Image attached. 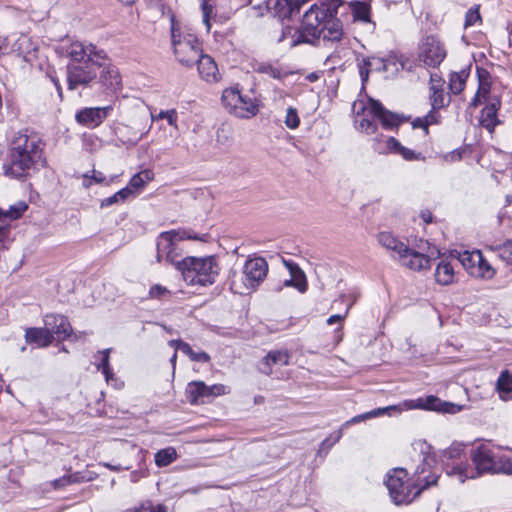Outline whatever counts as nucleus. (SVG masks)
<instances>
[{"label": "nucleus", "instance_id": "nucleus-21", "mask_svg": "<svg viewBox=\"0 0 512 512\" xmlns=\"http://www.w3.org/2000/svg\"><path fill=\"white\" fill-rule=\"evenodd\" d=\"M290 355L286 350L270 351L259 363V370L270 375L273 373V366H286L289 364Z\"/></svg>", "mask_w": 512, "mask_h": 512}, {"label": "nucleus", "instance_id": "nucleus-12", "mask_svg": "<svg viewBox=\"0 0 512 512\" xmlns=\"http://www.w3.org/2000/svg\"><path fill=\"white\" fill-rule=\"evenodd\" d=\"M373 142V147L375 151H377L379 154L400 155L406 161H417L424 159L420 152H416L412 149L404 147L394 137H384L382 135H376V137L373 138Z\"/></svg>", "mask_w": 512, "mask_h": 512}, {"label": "nucleus", "instance_id": "nucleus-3", "mask_svg": "<svg viewBox=\"0 0 512 512\" xmlns=\"http://www.w3.org/2000/svg\"><path fill=\"white\" fill-rule=\"evenodd\" d=\"M41 159L40 138L27 129L14 132L9 140L7 159L3 164L4 175L13 179H21Z\"/></svg>", "mask_w": 512, "mask_h": 512}, {"label": "nucleus", "instance_id": "nucleus-20", "mask_svg": "<svg viewBox=\"0 0 512 512\" xmlns=\"http://www.w3.org/2000/svg\"><path fill=\"white\" fill-rule=\"evenodd\" d=\"M377 241L378 244L385 248L394 259L399 260L401 255L407 252L408 246L390 232H380L377 235Z\"/></svg>", "mask_w": 512, "mask_h": 512}, {"label": "nucleus", "instance_id": "nucleus-13", "mask_svg": "<svg viewBox=\"0 0 512 512\" xmlns=\"http://www.w3.org/2000/svg\"><path fill=\"white\" fill-rule=\"evenodd\" d=\"M447 55L443 42L435 35L425 37L419 46V59L426 66L437 67Z\"/></svg>", "mask_w": 512, "mask_h": 512}, {"label": "nucleus", "instance_id": "nucleus-59", "mask_svg": "<svg viewBox=\"0 0 512 512\" xmlns=\"http://www.w3.org/2000/svg\"><path fill=\"white\" fill-rule=\"evenodd\" d=\"M146 477L145 471H132L130 473V480L132 482H137L140 478Z\"/></svg>", "mask_w": 512, "mask_h": 512}, {"label": "nucleus", "instance_id": "nucleus-32", "mask_svg": "<svg viewBox=\"0 0 512 512\" xmlns=\"http://www.w3.org/2000/svg\"><path fill=\"white\" fill-rule=\"evenodd\" d=\"M307 0H277L276 8L278 14L282 18H287L292 16V14L297 13L300 7Z\"/></svg>", "mask_w": 512, "mask_h": 512}, {"label": "nucleus", "instance_id": "nucleus-16", "mask_svg": "<svg viewBox=\"0 0 512 512\" xmlns=\"http://www.w3.org/2000/svg\"><path fill=\"white\" fill-rule=\"evenodd\" d=\"M111 105L104 107H86L76 113V121L89 128L99 126L111 113Z\"/></svg>", "mask_w": 512, "mask_h": 512}, {"label": "nucleus", "instance_id": "nucleus-53", "mask_svg": "<svg viewBox=\"0 0 512 512\" xmlns=\"http://www.w3.org/2000/svg\"><path fill=\"white\" fill-rule=\"evenodd\" d=\"M209 395H210V401L217 396L226 395L230 392L229 387L223 385V384H214L211 386H208Z\"/></svg>", "mask_w": 512, "mask_h": 512}, {"label": "nucleus", "instance_id": "nucleus-51", "mask_svg": "<svg viewBox=\"0 0 512 512\" xmlns=\"http://www.w3.org/2000/svg\"><path fill=\"white\" fill-rule=\"evenodd\" d=\"M105 181V176L102 172L93 170L92 175H83V186L85 188H89L93 182L95 183H103Z\"/></svg>", "mask_w": 512, "mask_h": 512}, {"label": "nucleus", "instance_id": "nucleus-17", "mask_svg": "<svg viewBox=\"0 0 512 512\" xmlns=\"http://www.w3.org/2000/svg\"><path fill=\"white\" fill-rule=\"evenodd\" d=\"M44 325L49 328L53 336L60 340L67 339L72 332L68 319L63 315L47 314L44 316Z\"/></svg>", "mask_w": 512, "mask_h": 512}, {"label": "nucleus", "instance_id": "nucleus-40", "mask_svg": "<svg viewBox=\"0 0 512 512\" xmlns=\"http://www.w3.org/2000/svg\"><path fill=\"white\" fill-rule=\"evenodd\" d=\"M439 122V115L433 109L424 117H417L412 122L413 128H422L425 134L428 133L429 125L436 124Z\"/></svg>", "mask_w": 512, "mask_h": 512}, {"label": "nucleus", "instance_id": "nucleus-2", "mask_svg": "<svg viewBox=\"0 0 512 512\" xmlns=\"http://www.w3.org/2000/svg\"><path fill=\"white\" fill-rule=\"evenodd\" d=\"M66 51L68 88L74 90L95 80L106 61V54L91 43L72 42Z\"/></svg>", "mask_w": 512, "mask_h": 512}, {"label": "nucleus", "instance_id": "nucleus-57", "mask_svg": "<svg viewBox=\"0 0 512 512\" xmlns=\"http://www.w3.org/2000/svg\"><path fill=\"white\" fill-rule=\"evenodd\" d=\"M463 452V447L461 445H455L444 452V457L448 459H456L460 458L461 453Z\"/></svg>", "mask_w": 512, "mask_h": 512}, {"label": "nucleus", "instance_id": "nucleus-62", "mask_svg": "<svg viewBox=\"0 0 512 512\" xmlns=\"http://www.w3.org/2000/svg\"><path fill=\"white\" fill-rule=\"evenodd\" d=\"M422 217H423V220H424L426 223L431 222V214H430V213H428V214L423 213V214H422Z\"/></svg>", "mask_w": 512, "mask_h": 512}, {"label": "nucleus", "instance_id": "nucleus-23", "mask_svg": "<svg viewBox=\"0 0 512 512\" xmlns=\"http://www.w3.org/2000/svg\"><path fill=\"white\" fill-rule=\"evenodd\" d=\"M25 339L29 344H34L37 347H47L53 340L54 336L47 326L43 328H27L25 331Z\"/></svg>", "mask_w": 512, "mask_h": 512}, {"label": "nucleus", "instance_id": "nucleus-48", "mask_svg": "<svg viewBox=\"0 0 512 512\" xmlns=\"http://www.w3.org/2000/svg\"><path fill=\"white\" fill-rule=\"evenodd\" d=\"M482 18L479 12V6L470 8L465 15V27L473 26L477 23H481Z\"/></svg>", "mask_w": 512, "mask_h": 512}, {"label": "nucleus", "instance_id": "nucleus-46", "mask_svg": "<svg viewBox=\"0 0 512 512\" xmlns=\"http://www.w3.org/2000/svg\"><path fill=\"white\" fill-rule=\"evenodd\" d=\"M491 250H498L499 256L508 264H512V240L506 241L498 247H490Z\"/></svg>", "mask_w": 512, "mask_h": 512}, {"label": "nucleus", "instance_id": "nucleus-34", "mask_svg": "<svg viewBox=\"0 0 512 512\" xmlns=\"http://www.w3.org/2000/svg\"><path fill=\"white\" fill-rule=\"evenodd\" d=\"M458 260L462 264V266L468 271L470 275L474 271V268L477 267V262L481 261V251H464L459 254Z\"/></svg>", "mask_w": 512, "mask_h": 512}, {"label": "nucleus", "instance_id": "nucleus-50", "mask_svg": "<svg viewBox=\"0 0 512 512\" xmlns=\"http://www.w3.org/2000/svg\"><path fill=\"white\" fill-rule=\"evenodd\" d=\"M342 437V430H338L334 433H332L329 437H327L323 442L321 443V447L319 449V453L325 452L327 453L328 450L337 443Z\"/></svg>", "mask_w": 512, "mask_h": 512}, {"label": "nucleus", "instance_id": "nucleus-60", "mask_svg": "<svg viewBox=\"0 0 512 512\" xmlns=\"http://www.w3.org/2000/svg\"><path fill=\"white\" fill-rule=\"evenodd\" d=\"M10 230L6 226H0V242H4L9 237Z\"/></svg>", "mask_w": 512, "mask_h": 512}, {"label": "nucleus", "instance_id": "nucleus-24", "mask_svg": "<svg viewBox=\"0 0 512 512\" xmlns=\"http://www.w3.org/2000/svg\"><path fill=\"white\" fill-rule=\"evenodd\" d=\"M186 397L191 404L209 402L208 386L203 381L190 382L186 388Z\"/></svg>", "mask_w": 512, "mask_h": 512}, {"label": "nucleus", "instance_id": "nucleus-63", "mask_svg": "<svg viewBox=\"0 0 512 512\" xmlns=\"http://www.w3.org/2000/svg\"><path fill=\"white\" fill-rule=\"evenodd\" d=\"M119 2L125 4V5H131L133 4L136 0H118Z\"/></svg>", "mask_w": 512, "mask_h": 512}, {"label": "nucleus", "instance_id": "nucleus-37", "mask_svg": "<svg viewBox=\"0 0 512 512\" xmlns=\"http://www.w3.org/2000/svg\"><path fill=\"white\" fill-rule=\"evenodd\" d=\"M467 77L468 73L465 70L451 73L449 77V88L451 92L454 94L460 93L464 89Z\"/></svg>", "mask_w": 512, "mask_h": 512}, {"label": "nucleus", "instance_id": "nucleus-26", "mask_svg": "<svg viewBox=\"0 0 512 512\" xmlns=\"http://www.w3.org/2000/svg\"><path fill=\"white\" fill-rule=\"evenodd\" d=\"M100 81L103 86L111 91H117L121 86V76L119 71L111 65H106V61L104 65L100 69Z\"/></svg>", "mask_w": 512, "mask_h": 512}, {"label": "nucleus", "instance_id": "nucleus-27", "mask_svg": "<svg viewBox=\"0 0 512 512\" xmlns=\"http://www.w3.org/2000/svg\"><path fill=\"white\" fill-rule=\"evenodd\" d=\"M499 106L500 102L498 100H494L493 102L486 104L481 111L480 124L489 132H493L494 128L499 124V120L497 118V110Z\"/></svg>", "mask_w": 512, "mask_h": 512}, {"label": "nucleus", "instance_id": "nucleus-30", "mask_svg": "<svg viewBox=\"0 0 512 512\" xmlns=\"http://www.w3.org/2000/svg\"><path fill=\"white\" fill-rule=\"evenodd\" d=\"M384 60L382 57L371 56L363 60V64L360 66V77L363 82L368 79L370 72H382L383 73Z\"/></svg>", "mask_w": 512, "mask_h": 512}, {"label": "nucleus", "instance_id": "nucleus-14", "mask_svg": "<svg viewBox=\"0 0 512 512\" xmlns=\"http://www.w3.org/2000/svg\"><path fill=\"white\" fill-rule=\"evenodd\" d=\"M268 264L262 257L248 259L243 267V282L247 288H255L266 277Z\"/></svg>", "mask_w": 512, "mask_h": 512}, {"label": "nucleus", "instance_id": "nucleus-44", "mask_svg": "<svg viewBox=\"0 0 512 512\" xmlns=\"http://www.w3.org/2000/svg\"><path fill=\"white\" fill-rule=\"evenodd\" d=\"M260 73L269 75L274 79H282L288 75V72L280 67L273 66L271 64H260L257 69Z\"/></svg>", "mask_w": 512, "mask_h": 512}, {"label": "nucleus", "instance_id": "nucleus-6", "mask_svg": "<svg viewBox=\"0 0 512 512\" xmlns=\"http://www.w3.org/2000/svg\"><path fill=\"white\" fill-rule=\"evenodd\" d=\"M354 108L361 109V114L358 112L359 119L356 120V124L357 128L366 134H375L378 122L385 130L397 129L403 122L402 117L386 110L380 102L373 99H369L367 103L356 102Z\"/></svg>", "mask_w": 512, "mask_h": 512}, {"label": "nucleus", "instance_id": "nucleus-9", "mask_svg": "<svg viewBox=\"0 0 512 512\" xmlns=\"http://www.w3.org/2000/svg\"><path fill=\"white\" fill-rule=\"evenodd\" d=\"M171 44L176 60L187 68L193 67L203 53L197 37L189 31L182 30L174 18L171 19Z\"/></svg>", "mask_w": 512, "mask_h": 512}, {"label": "nucleus", "instance_id": "nucleus-64", "mask_svg": "<svg viewBox=\"0 0 512 512\" xmlns=\"http://www.w3.org/2000/svg\"><path fill=\"white\" fill-rule=\"evenodd\" d=\"M176 359H177V353L175 352V353L173 354V356L171 357V359H170V361H171V363H172L173 367H175Z\"/></svg>", "mask_w": 512, "mask_h": 512}, {"label": "nucleus", "instance_id": "nucleus-45", "mask_svg": "<svg viewBox=\"0 0 512 512\" xmlns=\"http://www.w3.org/2000/svg\"><path fill=\"white\" fill-rule=\"evenodd\" d=\"M125 512H167V509L163 504L154 505L151 501L146 500L138 507L128 509Z\"/></svg>", "mask_w": 512, "mask_h": 512}, {"label": "nucleus", "instance_id": "nucleus-28", "mask_svg": "<svg viewBox=\"0 0 512 512\" xmlns=\"http://www.w3.org/2000/svg\"><path fill=\"white\" fill-rule=\"evenodd\" d=\"M352 15L355 21H360L369 25V29H374V23L370 18V5L367 0H356L351 3Z\"/></svg>", "mask_w": 512, "mask_h": 512}, {"label": "nucleus", "instance_id": "nucleus-19", "mask_svg": "<svg viewBox=\"0 0 512 512\" xmlns=\"http://www.w3.org/2000/svg\"><path fill=\"white\" fill-rule=\"evenodd\" d=\"M196 63L198 65L199 76L202 80L207 83H215L220 80L218 66L211 56L202 53L196 60Z\"/></svg>", "mask_w": 512, "mask_h": 512}, {"label": "nucleus", "instance_id": "nucleus-35", "mask_svg": "<svg viewBox=\"0 0 512 512\" xmlns=\"http://www.w3.org/2000/svg\"><path fill=\"white\" fill-rule=\"evenodd\" d=\"M215 3L216 0H201L202 22L207 32L211 29V19L216 16Z\"/></svg>", "mask_w": 512, "mask_h": 512}, {"label": "nucleus", "instance_id": "nucleus-36", "mask_svg": "<svg viewBox=\"0 0 512 512\" xmlns=\"http://www.w3.org/2000/svg\"><path fill=\"white\" fill-rule=\"evenodd\" d=\"M495 273V269L481 254V261L477 262V267L474 268L472 276L483 279H492Z\"/></svg>", "mask_w": 512, "mask_h": 512}, {"label": "nucleus", "instance_id": "nucleus-41", "mask_svg": "<svg viewBox=\"0 0 512 512\" xmlns=\"http://www.w3.org/2000/svg\"><path fill=\"white\" fill-rule=\"evenodd\" d=\"M496 386L501 398L506 399L504 394L512 392V374L508 370L502 371Z\"/></svg>", "mask_w": 512, "mask_h": 512}, {"label": "nucleus", "instance_id": "nucleus-11", "mask_svg": "<svg viewBox=\"0 0 512 512\" xmlns=\"http://www.w3.org/2000/svg\"><path fill=\"white\" fill-rule=\"evenodd\" d=\"M221 101L229 114L240 119H250L259 112L258 101L241 93L237 87L225 89L222 92Z\"/></svg>", "mask_w": 512, "mask_h": 512}, {"label": "nucleus", "instance_id": "nucleus-47", "mask_svg": "<svg viewBox=\"0 0 512 512\" xmlns=\"http://www.w3.org/2000/svg\"><path fill=\"white\" fill-rule=\"evenodd\" d=\"M495 473L512 475V458L500 454Z\"/></svg>", "mask_w": 512, "mask_h": 512}, {"label": "nucleus", "instance_id": "nucleus-56", "mask_svg": "<svg viewBox=\"0 0 512 512\" xmlns=\"http://www.w3.org/2000/svg\"><path fill=\"white\" fill-rule=\"evenodd\" d=\"M353 303H354V301H352V302H350V303L348 304V306H347V308H346V311H345V313H344L343 315H340V314L331 315V316L327 319L326 323H327L328 325H333V324H336V323L341 324V323H342V321L346 318V316H347V314H348V311H349V309L351 308V306L353 305Z\"/></svg>", "mask_w": 512, "mask_h": 512}, {"label": "nucleus", "instance_id": "nucleus-22", "mask_svg": "<svg viewBox=\"0 0 512 512\" xmlns=\"http://www.w3.org/2000/svg\"><path fill=\"white\" fill-rule=\"evenodd\" d=\"M285 265L290 273V278L283 281V286L293 287L300 293H304L307 290V280L305 273L295 263L285 262Z\"/></svg>", "mask_w": 512, "mask_h": 512}, {"label": "nucleus", "instance_id": "nucleus-15", "mask_svg": "<svg viewBox=\"0 0 512 512\" xmlns=\"http://www.w3.org/2000/svg\"><path fill=\"white\" fill-rule=\"evenodd\" d=\"M438 254L439 252L435 247H429L427 254L417 252L407 247V252L401 255L399 262L411 270L421 271L430 268L431 259L436 258Z\"/></svg>", "mask_w": 512, "mask_h": 512}, {"label": "nucleus", "instance_id": "nucleus-31", "mask_svg": "<svg viewBox=\"0 0 512 512\" xmlns=\"http://www.w3.org/2000/svg\"><path fill=\"white\" fill-rule=\"evenodd\" d=\"M153 178L154 173L151 170L146 169L133 175L126 187H130L134 196L136 193L140 192L147 183L152 181Z\"/></svg>", "mask_w": 512, "mask_h": 512}, {"label": "nucleus", "instance_id": "nucleus-5", "mask_svg": "<svg viewBox=\"0 0 512 512\" xmlns=\"http://www.w3.org/2000/svg\"><path fill=\"white\" fill-rule=\"evenodd\" d=\"M500 453L489 444H481L470 453L472 465L468 462H457L446 466L448 476L455 477L460 483L468 479H476L485 473H495Z\"/></svg>", "mask_w": 512, "mask_h": 512}, {"label": "nucleus", "instance_id": "nucleus-33", "mask_svg": "<svg viewBox=\"0 0 512 512\" xmlns=\"http://www.w3.org/2000/svg\"><path fill=\"white\" fill-rule=\"evenodd\" d=\"M383 60V73L385 74V77H394L404 68V61L402 57L396 54H389L387 57L383 58Z\"/></svg>", "mask_w": 512, "mask_h": 512}, {"label": "nucleus", "instance_id": "nucleus-55", "mask_svg": "<svg viewBox=\"0 0 512 512\" xmlns=\"http://www.w3.org/2000/svg\"><path fill=\"white\" fill-rule=\"evenodd\" d=\"M168 293L169 291L167 290V288L160 284L153 285L149 290V295L151 298L159 299Z\"/></svg>", "mask_w": 512, "mask_h": 512}, {"label": "nucleus", "instance_id": "nucleus-10", "mask_svg": "<svg viewBox=\"0 0 512 512\" xmlns=\"http://www.w3.org/2000/svg\"><path fill=\"white\" fill-rule=\"evenodd\" d=\"M186 239L203 240V238L198 237L196 233L186 229L162 232L157 238V261L159 263L166 262L177 267L183 259L182 249L179 247V243Z\"/></svg>", "mask_w": 512, "mask_h": 512}, {"label": "nucleus", "instance_id": "nucleus-25", "mask_svg": "<svg viewBox=\"0 0 512 512\" xmlns=\"http://www.w3.org/2000/svg\"><path fill=\"white\" fill-rule=\"evenodd\" d=\"M96 359H99V363L96 365L98 370H101L102 373L105 376V380L108 384L114 386V387H121L123 385L122 382H120L115 375L113 374L111 367H110V349H105L103 351H99L95 355Z\"/></svg>", "mask_w": 512, "mask_h": 512}, {"label": "nucleus", "instance_id": "nucleus-4", "mask_svg": "<svg viewBox=\"0 0 512 512\" xmlns=\"http://www.w3.org/2000/svg\"><path fill=\"white\" fill-rule=\"evenodd\" d=\"M428 463L418 466L415 475L416 479L410 481L407 471L403 468H394L387 472L384 483L389 496L395 505L410 504L418 497L422 490L436 484L438 475L428 471Z\"/></svg>", "mask_w": 512, "mask_h": 512}, {"label": "nucleus", "instance_id": "nucleus-7", "mask_svg": "<svg viewBox=\"0 0 512 512\" xmlns=\"http://www.w3.org/2000/svg\"><path fill=\"white\" fill-rule=\"evenodd\" d=\"M413 409L435 410L442 411L445 413H456L460 411L461 408L460 406L452 403L442 402L439 398L430 395L424 398L420 397L417 399L404 400L396 405L378 408L373 411L355 416L350 421L346 422L345 426L349 425L350 423H358L371 417L380 416L390 411H396L398 413H401L403 411Z\"/></svg>", "mask_w": 512, "mask_h": 512}, {"label": "nucleus", "instance_id": "nucleus-54", "mask_svg": "<svg viewBox=\"0 0 512 512\" xmlns=\"http://www.w3.org/2000/svg\"><path fill=\"white\" fill-rule=\"evenodd\" d=\"M75 481H76V479L74 478V476L65 475L61 478H58V479H55L54 481H52V486L54 487V489H60V488L65 487Z\"/></svg>", "mask_w": 512, "mask_h": 512}, {"label": "nucleus", "instance_id": "nucleus-29", "mask_svg": "<svg viewBox=\"0 0 512 512\" xmlns=\"http://www.w3.org/2000/svg\"><path fill=\"white\" fill-rule=\"evenodd\" d=\"M455 272L451 262L441 260L435 270V280L440 285H450L454 282Z\"/></svg>", "mask_w": 512, "mask_h": 512}, {"label": "nucleus", "instance_id": "nucleus-52", "mask_svg": "<svg viewBox=\"0 0 512 512\" xmlns=\"http://www.w3.org/2000/svg\"><path fill=\"white\" fill-rule=\"evenodd\" d=\"M169 345L175 348L176 351H181L182 353L186 354L189 358H191L194 353L191 346L181 340H171Z\"/></svg>", "mask_w": 512, "mask_h": 512}, {"label": "nucleus", "instance_id": "nucleus-8", "mask_svg": "<svg viewBox=\"0 0 512 512\" xmlns=\"http://www.w3.org/2000/svg\"><path fill=\"white\" fill-rule=\"evenodd\" d=\"M188 285H211L218 274L213 257H186L176 267Z\"/></svg>", "mask_w": 512, "mask_h": 512}, {"label": "nucleus", "instance_id": "nucleus-1", "mask_svg": "<svg viewBox=\"0 0 512 512\" xmlns=\"http://www.w3.org/2000/svg\"><path fill=\"white\" fill-rule=\"evenodd\" d=\"M341 0H324L319 5L314 4L305 12L299 29L286 27L283 29L279 42L290 36L289 46L299 44H316L320 39L324 41H340L343 35L342 25L334 17L341 5Z\"/></svg>", "mask_w": 512, "mask_h": 512}, {"label": "nucleus", "instance_id": "nucleus-49", "mask_svg": "<svg viewBox=\"0 0 512 512\" xmlns=\"http://www.w3.org/2000/svg\"><path fill=\"white\" fill-rule=\"evenodd\" d=\"M284 122L289 129H296L299 126L300 118L295 108L289 107L287 109Z\"/></svg>", "mask_w": 512, "mask_h": 512}, {"label": "nucleus", "instance_id": "nucleus-61", "mask_svg": "<svg viewBox=\"0 0 512 512\" xmlns=\"http://www.w3.org/2000/svg\"><path fill=\"white\" fill-rule=\"evenodd\" d=\"M103 465L112 471H120L122 469H128V467H122L120 465H111L110 463H104Z\"/></svg>", "mask_w": 512, "mask_h": 512}, {"label": "nucleus", "instance_id": "nucleus-18", "mask_svg": "<svg viewBox=\"0 0 512 512\" xmlns=\"http://www.w3.org/2000/svg\"><path fill=\"white\" fill-rule=\"evenodd\" d=\"M430 100L434 111L443 108L449 97L444 92V80L436 73L430 75Z\"/></svg>", "mask_w": 512, "mask_h": 512}, {"label": "nucleus", "instance_id": "nucleus-58", "mask_svg": "<svg viewBox=\"0 0 512 512\" xmlns=\"http://www.w3.org/2000/svg\"><path fill=\"white\" fill-rule=\"evenodd\" d=\"M190 359L192 361L208 362L210 360V356L204 351H200V352L194 351V353Z\"/></svg>", "mask_w": 512, "mask_h": 512}, {"label": "nucleus", "instance_id": "nucleus-39", "mask_svg": "<svg viewBox=\"0 0 512 512\" xmlns=\"http://www.w3.org/2000/svg\"><path fill=\"white\" fill-rule=\"evenodd\" d=\"M151 120H166L175 130H178V114L175 109L161 110L159 113L151 112Z\"/></svg>", "mask_w": 512, "mask_h": 512}, {"label": "nucleus", "instance_id": "nucleus-43", "mask_svg": "<svg viewBox=\"0 0 512 512\" xmlns=\"http://www.w3.org/2000/svg\"><path fill=\"white\" fill-rule=\"evenodd\" d=\"M133 196V192L130 187H124L114 195L107 197L102 200L101 207H108L115 203L124 202L129 197Z\"/></svg>", "mask_w": 512, "mask_h": 512}, {"label": "nucleus", "instance_id": "nucleus-38", "mask_svg": "<svg viewBox=\"0 0 512 512\" xmlns=\"http://www.w3.org/2000/svg\"><path fill=\"white\" fill-rule=\"evenodd\" d=\"M177 458V452L175 448L168 447L162 450H159L155 454V463L158 467H165L175 461Z\"/></svg>", "mask_w": 512, "mask_h": 512}, {"label": "nucleus", "instance_id": "nucleus-42", "mask_svg": "<svg viewBox=\"0 0 512 512\" xmlns=\"http://www.w3.org/2000/svg\"><path fill=\"white\" fill-rule=\"evenodd\" d=\"M28 206L24 202H19L15 205L10 206L8 210L0 209V221L5 218L9 220H16L22 216V214L27 210Z\"/></svg>", "mask_w": 512, "mask_h": 512}]
</instances>
